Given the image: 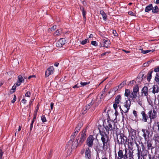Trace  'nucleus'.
I'll return each mask as SVG.
<instances>
[{
	"label": "nucleus",
	"mask_w": 159,
	"mask_h": 159,
	"mask_svg": "<svg viewBox=\"0 0 159 159\" xmlns=\"http://www.w3.org/2000/svg\"><path fill=\"white\" fill-rule=\"evenodd\" d=\"M115 124L113 121L105 120L103 122V126L107 133L109 131H113L115 128Z\"/></svg>",
	"instance_id": "1"
},
{
	"label": "nucleus",
	"mask_w": 159,
	"mask_h": 159,
	"mask_svg": "<svg viewBox=\"0 0 159 159\" xmlns=\"http://www.w3.org/2000/svg\"><path fill=\"white\" fill-rule=\"evenodd\" d=\"M130 105L131 102L129 100H126L124 103H120L119 105V107L121 111L123 117H124L123 112L124 113L128 112L130 109Z\"/></svg>",
	"instance_id": "2"
},
{
	"label": "nucleus",
	"mask_w": 159,
	"mask_h": 159,
	"mask_svg": "<svg viewBox=\"0 0 159 159\" xmlns=\"http://www.w3.org/2000/svg\"><path fill=\"white\" fill-rule=\"evenodd\" d=\"M139 88L138 85H136L133 88V91L130 93L129 97V101L131 100L135 102V100L137 97V93L139 92Z\"/></svg>",
	"instance_id": "3"
},
{
	"label": "nucleus",
	"mask_w": 159,
	"mask_h": 159,
	"mask_svg": "<svg viewBox=\"0 0 159 159\" xmlns=\"http://www.w3.org/2000/svg\"><path fill=\"white\" fill-rule=\"evenodd\" d=\"M78 144V140H70L68 142V145L73 148L76 147Z\"/></svg>",
	"instance_id": "4"
},
{
	"label": "nucleus",
	"mask_w": 159,
	"mask_h": 159,
	"mask_svg": "<svg viewBox=\"0 0 159 159\" xmlns=\"http://www.w3.org/2000/svg\"><path fill=\"white\" fill-rule=\"evenodd\" d=\"M97 99V98H93L91 102L89 104L87 105H86L84 109V113H86V111L89 109L91 107L94 103V102L96 101Z\"/></svg>",
	"instance_id": "5"
},
{
	"label": "nucleus",
	"mask_w": 159,
	"mask_h": 159,
	"mask_svg": "<svg viewBox=\"0 0 159 159\" xmlns=\"http://www.w3.org/2000/svg\"><path fill=\"white\" fill-rule=\"evenodd\" d=\"M54 69L53 66H50L46 71L45 76L47 77L50 75L53 74Z\"/></svg>",
	"instance_id": "6"
},
{
	"label": "nucleus",
	"mask_w": 159,
	"mask_h": 159,
	"mask_svg": "<svg viewBox=\"0 0 159 159\" xmlns=\"http://www.w3.org/2000/svg\"><path fill=\"white\" fill-rule=\"evenodd\" d=\"M136 138L135 131L131 129L129 133V139H135Z\"/></svg>",
	"instance_id": "7"
},
{
	"label": "nucleus",
	"mask_w": 159,
	"mask_h": 159,
	"mask_svg": "<svg viewBox=\"0 0 159 159\" xmlns=\"http://www.w3.org/2000/svg\"><path fill=\"white\" fill-rule=\"evenodd\" d=\"M148 114L149 117L151 120L155 118L156 116L157 113L156 111L154 110L153 111L152 110L148 112Z\"/></svg>",
	"instance_id": "8"
},
{
	"label": "nucleus",
	"mask_w": 159,
	"mask_h": 159,
	"mask_svg": "<svg viewBox=\"0 0 159 159\" xmlns=\"http://www.w3.org/2000/svg\"><path fill=\"white\" fill-rule=\"evenodd\" d=\"M65 40L64 39H60L57 43L56 46L57 47H61L65 43Z\"/></svg>",
	"instance_id": "9"
},
{
	"label": "nucleus",
	"mask_w": 159,
	"mask_h": 159,
	"mask_svg": "<svg viewBox=\"0 0 159 159\" xmlns=\"http://www.w3.org/2000/svg\"><path fill=\"white\" fill-rule=\"evenodd\" d=\"M102 42L103 43V47H104L107 48L110 44V41L107 38L106 39H103L102 40Z\"/></svg>",
	"instance_id": "10"
},
{
	"label": "nucleus",
	"mask_w": 159,
	"mask_h": 159,
	"mask_svg": "<svg viewBox=\"0 0 159 159\" xmlns=\"http://www.w3.org/2000/svg\"><path fill=\"white\" fill-rule=\"evenodd\" d=\"M152 92L153 94L158 93L159 92V87L157 85H154L152 86Z\"/></svg>",
	"instance_id": "11"
},
{
	"label": "nucleus",
	"mask_w": 159,
	"mask_h": 159,
	"mask_svg": "<svg viewBox=\"0 0 159 159\" xmlns=\"http://www.w3.org/2000/svg\"><path fill=\"white\" fill-rule=\"evenodd\" d=\"M148 89L147 87L144 86L142 89V93L144 94V95L147 96L148 95Z\"/></svg>",
	"instance_id": "12"
},
{
	"label": "nucleus",
	"mask_w": 159,
	"mask_h": 159,
	"mask_svg": "<svg viewBox=\"0 0 159 159\" xmlns=\"http://www.w3.org/2000/svg\"><path fill=\"white\" fill-rule=\"evenodd\" d=\"M83 125V124L82 123H79L76 127L75 128L74 132L77 134L80 131V128Z\"/></svg>",
	"instance_id": "13"
},
{
	"label": "nucleus",
	"mask_w": 159,
	"mask_h": 159,
	"mask_svg": "<svg viewBox=\"0 0 159 159\" xmlns=\"http://www.w3.org/2000/svg\"><path fill=\"white\" fill-rule=\"evenodd\" d=\"M85 154L86 157L89 159L91 156V151L89 148H85Z\"/></svg>",
	"instance_id": "14"
},
{
	"label": "nucleus",
	"mask_w": 159,
	"mask_h": 159,
	"mask_svg": "<svg viewBox=\"0 0 159 159\" xmlns=\"http://www.w3.org/2000/svg\"><path fill=\"white\" fill-rule=\"evenodd\" d=\"M142 116V120L144 122H146L147 120L148 119V117L147 116L144 111H142L141 113Z\"/></svg>",
	"instance_id": "15"
},
{
	"label": "nucleus",
	"mask_w": 159,
	"mask_h": 159,
	"mask_svg": "<svg viewBox=\"0 0 159 159\" xmlns=\"http://www.w3.org/2000/svg\"><path fill=\"white\" fill-rule=\"evenodd\" d=\"M117 139H127L126 137L124 135V134L122 133H120L117 134Z\"/></svg>",
	"instance_id": "16"
},
{
	"label": "nucleus",
	"mask_w": 159,
	"mask_h": 159,
	"mask_svg": "<svg viewBox=\"0 0 159 159\" xmlns=\"http://www.w3.org/2000/svg\"><path fill=\"white\" fill-rule=\"evenodd\" d=\"M152 141L150 140H148L147 141V146L148 149L152 150L154 148L152 146Z\"/></svg>",
	"instance_id": "17"
},
{
	"label": "nucleus",
	"mask_w": 159,
	"mask_h": 159,
	"mask_svg": "<svg viewBox=\"0 0 159 159\" xmlns=\"http://www.w3.org/2000/svg\"><path fill=\"white\" fill-rule=\"evenodd\" d=\"M121 97L120 95H118L115 98V103L119 104L120 102Z\"/></svg>",
	"instance_id": "18"
},
{
	"label": "nucleus",
	"mask_w": 159,
	"mask_h": 159,
	"mask_svg": "<svg viewBox=\"0 0 159 159\" xmlns=\"http://www.w3.org/2000/svg\"><path fill=\"white\" fill-rule=\"evenodd\" d=\"M153 8L152 4H151L147 6L145 9L146 12H148L149 11L151 10Z\"/></svg>",
	"instance_id": "19"
},
{
	"label": "nucleus",
	"mask_w": 159,
	"mask_h": 159,
	"mask_svg": "<svg viewBox=\"0 0 159 159\" xmlns=\"http://www.w3.org/2000/svg\"><path fill=\"white\" fill-rule=\"evenodd\" d=\"M86 130H83L82 132H81L80 134L81 135L80 139H84L86 138V134H85Z\"/></svg>",
	"instance_id": "20"
},
{
	"label": "nucleus",
	"mask_w": 159,
	"mask_h": 159,
	"mask_svg": "<svg viewBox=\"0 0 159 159\" xmlns=\"http://www.w3.org/2000/svg\"><path fill=\"white\" fill-rule=\"evenodd\" d=\"M139 50L141 51V52L143 54H146L147 53L150 52H154V51L153 50H143L142 49H139Z\"/></svg>",
	"instance_id": "21"
},
{
	"label": "nucleus",
	"mask_w": 159,
	"mask_h": 159,
	"mask_svg": "<svg viewBox=\"0 0 159 159\" xmlns=\"http://www.w3.org/2000/svg\"><path fill=\"white\" fill-rule=\"evenodd\" d=\"M100 14L102 16V18L104 20H106L107 15L106 13L103 11H100Z\"/></svg>",
	"instance_id": "22"
},
{
	"label": "nucleus",
	"mask_w": 159,
	"mask_h": 159,
	"mask_svg": "<svg viewBox=\"0 0 159 159\" xmlns=\"http://www.w3.org/2000/svg\"><path fill=\"white\" fill-rule=\"evenodd\" d=\"M93 140H87V144L89 147H91L93 145Z\"/></svg>",
	"instance_id": "23"
},
{
	"label": "nucleus",
	"mask_w": 159,
	"mask_h": 159,
	"mask_svg": "<svg viewBox=\"0 0 159 159\" xmlns=\"http://www.w3.org/2000/svg\"><path fill=\"white\" fill-rule=\"evenodd\" d=\"M153 129L155 131H157L158 130L159 131V125L158 123H155L153 127Z\"/></svg>",
	"instance_id": "24"
},
{
	"label": "nucleus",
	"mask_w": 159,
	"mask_h": 159,
	"mask_svg": "<svg viewBox=\"0 0 159 159\" xmlns=\"http://www.w3.org/2000/svg\"><path fill=\"white\" fill-rule=\"evenodd\" d=\"M152 71H149L148 74L147 80L148 81H150L152 78Z\"/></svg>",
	"instance_id": "25"
},
{
	"label": "nucleus",
	"mask_w": 159,
	"mask_h": 159,
	"mask_svg": "<svg viewBox=\"0 0 159 159\" xmlns=\"http://www.w3.org/2000/svg\"><path fill=\"white\" fill-rule=\"evenodd\" d=\"M155 80L157 84L159 85V74H157L155 78Z\"/></svg>",
	"instance_id": "26"
},
{
	"label": "nucleus",
	"mask_w": 159,
	"mask_h": 159,
	"mask_svg": "<svg viewBox=\"0 0 159 159\" xmlns=\"http://www.w3.org/2000/svg\"><path fill=\"white\" fill-rule=\"evenodd\" d=\"M130 92L129 89H126L125 90V96L128 97L130 94Z\"/></svg>",
	"instance_id": "27"
},
{
	"label": "nucleus",
	"mask_w": 159,
	"mask_h": 159,
	"mask_svg": "<svg viewBox=\"0 0 159 159\" xmlns=\"http://www.w3.org/2000/svg\"><path fill=\"white\" fill-rule=\"evenodd\" d=\"M136 101L140 105L142 106V100L140 97H138V98H137Z\"/></svg>",
	"instance_id": "28"
},
{
	"label": "nucleus",
	"mask_w": 159,
	"mask_h": 159,
	"mask_svg": "<svg viewBox=\"0 0 159 159\" xmlns=\"http://www.w3.org/2000/svg\"><path fill=\"white\" fill-rule=\"evenodd\" d=\"M118 156L119 157H120V158H118V159H121V158H123L124 155L123 154L122 151L121 150H120L118 152Z\"/></svg>",
	"instance_id": "29"
},
{
	"label": "nucleus",
	"mask_w": 159,
	"mask_h": 159,
	"mask_svg": "<svg viewBox=\"0 0 159 159\" xmlns=\"http://www.w3.org/2000/svg\"><path fill=\"white\" fill-rule=\"evenodd\" d=\"M62 33V30L61 29L57 30L55 32L56 35H59Z\"/></svg>",
	"instance_id": "30"
},
{
	"label": "nucleus",
	"mask_w": 159,
	"mask_h": 159,
	"mask_svg": "<svg viewBox=\"0 0 159 159\" xmlns=\"http://www.w3.org/2000/svg\"><path fill=\"white\" fill-rule=\"evenodd\" d=\"M158 7L157 6H156L154 7L152 10V12L154 13H156L158 12Z\"/></svg>",
	"instance_id": "31"
},
{
	"label": "nucleus",
	"mask_w": 159,
	"mask_h": 159,
	"mask_svg": "<svg viewBox=\"0 0 159 159\" xmlns=\"http://www.w3.org/2000/svg\"><path fill=\"white\" fill-rule=\"evenodd\" d=\"M18 81L21 83L24 81V79L22 76L19 75L18 77Z\"/></svg>",
	"instance_id": "32"
},
{
	"label": "nucleus",
	"mask_w": 159,
	"mask_h": 159,
	"mask_svg": "<svg viewBox=\"0 0 159 159\" xmlns=\"http://www.w3.org/2000/svg\"><path fill=\"white\" fill-rule=\"evenodd\" d=\"M108 139V136H107V134H106V133L104 134V135H102V136L101 138V139Z\"/></svg>",
	"instance_id": "33"
},
{
	"label": "nucleus",
	"mask_w": 159,
	"mask_h": 159,
	"mask_svg": "<svg viewBox=\"0 0 159 159\" xmlns=\"http://www.w3.org/2000/svg\"><path fill=\"white\" fill-rule=\"evenodd\" d=\"M89 39H84V40L82 41L81 43L82 45H84L87 43L88 42H89Z\"/></svg>",
	"instance_id": "34"
},
{
	"label": "nucleus",
	"mask_w": 159,
	"mask_h": 159,
	"mask_svg": "<svg viewBox=\"0 0 159 159\" xmlns=\"http://www.w3.org/2000/svg\"><path fill=\"white\" fill-rule=\"evenodd\" d=\"M86 14V13L85 11L84 10V8H83L82 14H83V18H84V19L85 20H86V16H85Z\"/></svg>",
	"instance_id": "35"
},
{
	"label": "nucleus",
	"mask_w": 159,
	"mask_h": 159,
	"mask_svg": "<svg viewBox=\"0 0 159 159\" xmlns=\"http://www.w3.org/2000/svg\"><path fill=\"white\" fill-rule=\"evenodd\" d=\"M151 61H149L147 62H145L143 64V66L144 67L148 66L149 64L151 62Z\"/></svg>",
	"instance_id": "36"
},
{
	"label": "nucleus",
	"mask_w": 159,
	"mask_h": 159,
	"mask_svg": "<svg viewBox=\"0 0 159 159\" xmlns=\"http://www.w3.org/2000/svg\"><path fill=\"white\" fill-rule=\"evenodd\" d=\"M118 103H114V104H113V107L114 108L115 110L116 111V109L117 108V107L118 106H119V105H118Z\"/></svg>",
	"instance_id": "37"
},
{
	"label": "nucleus",
	"mask_w": 159,
	"mask_h": 159,
	"mask_svg": "<svg viewBox=\"0 0 159 159\" xmlns=\"http://www.w3.org/2000/svg\"><path fill=\"white\" fill-rule=\"evenodd\" d=\"M41 119L42 121L44 122L46 121V119L45 116H42L41 117Z\"/></svg>",
	"instance_id": "38"
},
{
	"label": "nucleus",
	"mask_w": 159,
	"mask_h": 159,
	"mask_svg": "<svg viewBox=\"0 0 159 159\" xmlns=\"http://www.w3.org/2000/svg\"><path fill=\"white\" fill-rule=\"evenodd\" d=\"M89 82H82L80 83V84L82 86H84L85 85H86L87 84H89Z\"/></svg>",
	"instance_id": "39"
},
{
	"label": "nucleus",
	"mask_w": 159,
	"mask_h": 159,
	"mask_svg": "<svg viewBox=\"0 0 159 159\" xmlns=\"http://www.w3.org/2000/svg\"><path fill=\"white\" fill-rule=\"evenodd\" d=\"M128 14L129 15L131 16H136V15L134 13H133L132 11H130L128 12Z\"/></svg>",
	"instance_id": "40"
},
{
	"label": "nucleus",
	"mask_w": 159,
	"mask_h": 159,
	"mask_svg": "<svg viewBox=\"0 0 159 159\" xmlns=\"http://www.w3.org/2000/svg\"><path fill=\"white\" fill-rule=\"evenodd\" d=\"M108 140H102V141L103 144V147L105 145V144L107 143L108 141Z\"/></svg>",
	"instance_id": "41"
},
{
	"label": "nucleus",
	"mask_w": 159,
	"mask_h": 159,
	"mask_svg": "<svg viewBox=\"0 0 159 159\" xmlns=\"http://www.w3.org/2000/svg\"><path fill=\"white\" fill-rule=\"evenodd\" d=\"M31 95V93L30 92L28 91L26 92L25 94V96L27 97H30Z\"/></svg>",
	"instance_id": "42"
},
{
	"label": "nucleus",
	"mask_w": 159,
	"mask_h": 159,
	"mask_svg": "<svg viewBox=\"0 0 159 159\" xmlns=\"http://www.w3.org/2000/svg\"><path fill=\"white\" fill-rule=\"evenodd\" d=\"M16 98L15 95H14V98L11 101V102L12 103H14L16 101Z\"/></svg>",
	"instance_id": "43"
},
{
	"label": "nucleus",
	"mask_w": 159,
	"mask_h": 159,
	"mask_svg": "<svg viewBox=\"0 0 159 159\" xmlns=\"http://www.w3.org/2000/svg\"><path fill=\"white\" fill-rule=\"evenodd\" d=\"M91 44L93 45H94L95 46H96L97 45V42L96 41H92L91 42Z\"/></svg>",
	"instance_id": "44"
},
{
	"label": "nucleus",
	"mask_w": 159,
	"mask_h": 159,
	"mask_svg": "<svg viewBox=\"0 0 159 159\" xmlns=\"http://www.w3.org/2000/svg\"><path fill=\"white\" fill-rule=\"evenodd\" d=\"M112 33L115 36H118V34L116 32L115 30H113Z\"/></svg>",
	"instance_id": "45"
},
{
	"label": "nucleus",
	"mask_w": 159,
	"mask_h": 159,
	"mask_svg": "<svg viewBox=\"0 0 159 159\" xmlns=\"http://www.w3.org/2000/svg\"><path fill=\"white\" fill-rule=\"evenodd\" d=\"M77 134L75 133V132H74L72 134L71 136V139H74L75 138V137L76 135Z\"/></svg>",
	"instance_id": "46"
},
{
	"label": "nucleus",
	"mask_w": 159,
	"mask_h": 159,
	"mask_svg": "<svg viewBox=\"0 0 159 159\" xmlns=\"http://www.w3.org/2000/svg\"><path fill=\"white\" fill-rule=\"evenodd\" d=\"M125 84V82H123L121 84H120V85L118 86V87H119L120 86H121L120 87V88H122Z\"/></svg>",
	"instance_id": "47"
},
{
	"label": "nucleus",
	"mask_w": 159,
	"mask_h": 159,
	"mask_svg": "<svg viewBox=\"0 0 159 159\" xmlns=\"http://www.w3.org/2000/svg\"><path fill=\"white\" fill-rule=\"evenodd\" d=\"M154 71L155 72H158L159 71V66H158L157 68H155L154 69Z\"/></svg>",
	"instance_id": "48"
},
{
	"label": "nucleus",
	"mask_w": 159,
	"mask_h": 159,
	"mask_svg": "<svg viewBox=\"0 0 159 159\" xmlns=\"http://www.w3.org/2000/svg\"><path fill=\"white\" fill-rule=\"evenodd\" d=\"M80 87V85L78 84H77L76 85L73 86V88H77L79 87Z\"/></svg>",
	"instance_id": "49"
},
{
	"label": "nucleus",
	"mask_w": 159,
	"mask_h": 159,
	"mask_svg": "<svg viewBox=\"0 0 159 159\" xmlns=\"http://www.w3.org/2000/svg\"><path fill=\"white\" fill-rule=\"evenodd\" d=\"M57 26L56 25H54L50 29L51 30H55L56 29Z\"/></svg>",
	"instance_id": "50"
},
{
	"label": "nucleus",
	"mask_w": 159,
	"mask_h": 159,
	"mask_svg": "<svg viewBox=\"0 0 159 159\" xmlns=\"http://www.w3.org/2000/svg\"><path fill=\"white\" fill-rule=\"evenodd\" d=\"M3 152L2 150L0 151V159H2V157L3 155Z\"/></svg>",
	"instance_id": "51"
},
{
	"label": "nucleus",
	"mask_w": 159,
	"mask_h": 159,
	"mask_svg": "<svg viewBox=\"0 0 159 159\" xmlns=\"http://www.w3.org/2000/svg\"><path fill=\"white\" fill-rule=\"evenodd\" d=\"M143 136L145 139H146L148 138V136H146V134L144 132H143Z\"/></svg>",
	"instance_id": "52"
},
{
	"label": "nucleus",
	"mask_w": 159,
	"mask_h": 159,
	"mask_svg": "<svg viewBox=\"0 0 159 159\" xmlns=\"http://www.w3.org/2000/svg\"><path fill=\"white\" fill-rule=\"evenodd\" d=\"M95 139V138H93V135H90L88 138L87 139Z\"/></svg>",
	"instance_id": "53"
},
{
	"label": "nucleus",
	"mask_w": 159,
	"mask_h": 159,
	"mask_svg": "<svg viewBox=\"0 0 159 159\" xmlns=\"http://www.w3.org/2000/svg\"><path fill=\"white\" fill-rule=\"evenodd\" d=\"M38 108H37V109L35 110L34 111V116H36L37 115V113L38 111Z\"/></svg>",
	"instance_id": "54"
},
{
	"label": "nucleus",
	"mask_w": 159,
	"mask_h": 159,
	"mask_svg": "<svg viewBox=\"0 0 159 159\" xmlns=\"http://www.w3.org/2000/svg\"><path fill=\"white\" fill-rule=\"evenodd\" d=\"M21 83V82H20V81H18L17 83H16V85L17 86H19L20 85V84Z\"/></svg>",
	"instance_id": "55"
},
{
	"label": "nucleus",
	"mask_w": 159,
	"mask_h": 159,
	"mask_svg": "<svg viewBox=\"0 0 159 159\" xmlns=\"http://www.w3.org/2000/svg\"><path fill=\"white\" fill-rule=\"evenodd\" d=\"M133 113L135 116H137V112L135 111L134 110L133 111Z\"/></svg>",
	"instance_id": "56"
},
{
	"label": "nucleus",
	"mask_w": 159,
	"mask_h": 159,
	"mask_svg": "<svg viewBox=\"0 0 159 159\" xmlns=\"http://www.w3.org/2000/svg\"><path fill=\"white\" fill-rule=\"evenodd\" d=\"M110 52H105L103 53L102 54V55H101V56H104V55H106L107 54V53H109Z\"/></svg>",
	"instance_id": "57"
},
{
	"label": "nucleus",
	"mask_w": 159,
	"mask_h": 159,
	"mask_svg": "<svg viewBox=\"0 0 159 159\" xmlns=\"http://www.w3.org/2000/svg\"><path fill=\"white\" fill-rule=\"evenodd\" d=\"M36 116H34V117H33V120H32V122H31V123H34V120H35V119H36Z\"/></svg>",
	"instance_id": "58"
},
{
	"label": "nucleus",
	"mask_w": 159,
	"mask_h": 159,
	"mask_svg": "<svg viewBox=\"0 0 159 159\" xmlns=\"http://www.w3.org/2000/svg\"><path fill=\"white\" fill-rule=\"evenodd\" d=\"M53 105H54V104L53 103L51 102V103L50 106H51V110H52L53 107Z\"/></svg>",
	"instance_id": "59"
},
{
	"label": "nucleus",
	"mask_w": 159,
	"mask_h": 159,
	"mask_svg": "<svg viewBox=\"0 0 159 159\" xmlns=\"http://www.w3.org/2000/svg\"><path fill=\"white\" fill-rule=\"evenodd\" d=\"M26 100L25 99H23L22 100V102L24 103V104H25L26 102Z\"/></svg>",
	"instance_id": "60"
},
{
	"label": "nucleus",
	"mask_w": 159,
	"mask_h": 159,
	"mask_svg": "<svg viewBox=\"0 0 159 159\" xmlns=\"http://www.w3.org/2000/svg\"><path fill=\"white\" fill-rule=\"evenodd\" d=\"M33 124V123H31V124H30V131L32 130V129Z\"/></svg>",
	"instance_id": "61"
},
{
	"label": "nucleus",
	"mask_w": 159,
	"mask_h": 159,
	"mask_svg": "<svg viewBox=\"0 0 159 159\" xmlns=\"http://www.w3.org/2000/svg\"><path fill=\"white\" fill-rule=\"evenodd\" d=\"M16 86L14 85L12 88V90H13V92H14L15 90L16 89Z\"/></svg>",
	"instance_id": "62"
},
{
	"label": "nucleus",
	"mask_w": 159,
	"mask_h": 159,
	"mask_svg": "<svg viewBox=\"0 0 159 159\" xmlns=\"http://www.w3.org/2000/svg\"><path fill=\"white\" fill-rule=\"evenodd\" d=\"M35 75H30L29 76L28 79H30L31 78H32L33 77H35Z\"/></svg>",
	"instance_id": "63"
},
{
	"label": "nucleus",
	"mask_w": 159,
	"mask_h": 159,
	"mask_svg": "<svg viewBox=\"0 0 159 159\" xmlns=\"http://www.w3.org/2000/svg\"><path fill=\"white\" fill-rule=\"evenodd\" d=\"M59 65V63L58 62H56L54 64V66H58V65Z\"/></svg>",
	"instance_id": "64"
}]
</instances>
